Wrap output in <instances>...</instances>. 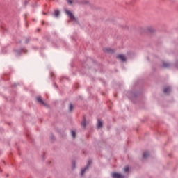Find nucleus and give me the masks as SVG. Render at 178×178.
I'll return each mask as SVG.
<instances>
[{"mask_svg": "<svg viewBox=\"0 0 178 178\" xmlns=\"http://www.w3.org/2000/svg\"><path fill=\"white\" fill-rule=\"evenodd\" d=\"M65 15L70 19L71 22H74L76 24H80V22H79V18L76 17L74 16V14L70 11V10L65 9L64 10Z\"/></svg>", "mask_w": 178, "mask_h": 178, "instance_id": "nucleus-1", "label": "nucleus"}, {"mask_svg": "<svg viewBox=\"0 0 178 178\" xmlns=\"http://www.w3.org/2000/svg\"><path fill=\"white\" fill-rule=\"evenodd\" d=\"M125 95L128 99H129L130 101H131L132 104H134V89L128 90L125 93Z\"/></svg>", "mask_w": 178, "mask_h": 178, "instance_id": "nucleus-2", "label": "nucleus"}, {"mask_svg": "<svg viewBox=\"0 0 178 178\" xmlns=\"http://www.w3.org/2000/svg\"><path fill=\"white\" fill-rule=\"evenodd\" d=\"M92 164V160L91 159L88 160L86 165L83 168H81V172H80L81 176H83L84 173H86V171L90 169V165Z\"/></svg>", "mask_w": 178, "mask_h": 178, "instance_id": "nucleus-3", "label": "nucleus"}, {"mask_svg": "<svg viewBox=\"0 0 178 178\" xmlns=\"http://www.w3.org/2000/svg\"><path fill=\"white\" fill-rule=\"evenodd\" d=\"M90 68V67L87 65L86 63H82V68L80 70L81 74H87V72H88V70Z\"/></svg>", "mask_w": 178, "mask_h": 178, "instance_id": "nucleus-4", "label": "nucleus"}, {"mask_svg": "<svg viewBox=\"0 0 178 178\" xmlns=\"http://www.w3.org/2000/svg\"><path fill=\"white\" fill-rule=\"evenodd\" d=\"M115 58L118 59V60H120L122 63H124V62H127V57H126V55L124 54H117L115 56Z\"/></svg>", "mask_w": 178, "mask_h": 178, "instance_id": "nucleus-5", "label": "nucleus"}, {"mask_svg": "<svg viewBox=\"0 0 178 178\" xmlns=\"http://www.w3.org/2000/svg\"><path fill=\"white\" fill-rule=\"evenodd\" d=\"M35 99L36 102H38V104H40V105H43V106H46V108H49V105L44 102V100L42 99V97L38 96L35 97Z\"/></svg>", "mask_w": 178, "mask_h": 178, "instance_id": "nucleus-6", "label": "nucleus"}, {"mask_svg": "<svg viewBox=\"0 0 178 178\" xmlns=\"http://www.w3.org/2000/svg\"><path fill=\"white\" fill-rule=\"evenodd\" d=\"M111 176L112 178H124L125 177L124 175L118 172H111Z\"/></svg>", "mask_w": 178, "mask_h": 178, "instance_id": "nucleus-7", "label": "nucleus"}, {"mask_svg": "<svg viewBox=\"0 0 178 178\" xmlns=\"http://www.w3.org/2000/svg\"><path fill=\"white\" fill-rule=\"evenodd\" d=\"M103 52H104V54H115L116 52V50L115 49H111V48H103Z\"/></svg>", "mask_w": 178, "mask_h": 178, "instance_id": "nucleus-8", "label": "nucleus"}, {"mask_svg": "<svg viewBox=\"0 0 178 178\" xmlns=\"http://www.w3.org/2000/svg\"><path fill=\"white\" fill-rule=\"evenodd\" d=\"M104 127V122L101 120L99 118L97 119V129H102Z\"/></svg>", "mask_w": 178, "mask_h": 178, "instance_id": "nucleus-9", "label": "nucleus"}, {"mask_svg": "<svg viewBox=\"0 0 178 178\" xmlns=\"http://www.w3.org/2000/svg\"><path fill=\"white\" fill-rule=\"evenodd\" d=\"M81 126L83 127V129H86L87 127V120L86 119V117L83 116V120L81 122Z\"/></svg>", "mask_w": 178, "mask_h": 178, "instance_id": "nucleus-10", "label": "nucleus"}, {"mask_svg": "<svg viewBox=\"0 0 178 178\" xmlns=\"http://www.w3.org/2000/svg\"><path fill=\"white\" fill-rule=\"evenodd\" d=\"M53 16L54 17H59L60 16V10H55Z\"/></svg>", "mask_w": 178, "mask_h": 178, "instance_id": "nucleus-11", "label": "nucleus"}, {"mask_svg": "<svg viewBox=\"0 0 178 178\" xmlns=\"http://www.w3.org/2000/svg\"><path fill=\"white\" fill-rule=\"evenodd\" d=\"M123 171L124 173H129L130 172V167L129 165H125L123 168Z\"/></svg>", "mask_w": 178, "mask_h": 178, "instance_id": "nucleus-12", "label": "nucleus"}, {"mask_svg": "<svg viewBox=\"0 0 178 178\" xmlns=\"http://www.w3.org/2000/svg\"><path fill=\"white\" fill-rule=\"evenodd\" d=\"M170 91H171L170 87H166L163 90L164 94H170Z\"/></svg>", "mask_w": 178, "mask_h": 178, "instance_id": "nucleus-13", "label": "nucleus"}, {"mask_svg": "<svg viewBox=\"0 0 178 178\" xmlns=\"http://www.w3.org/2000/svg\"><path fill=\"white\" fill-rule=\"evenodd\" d=\"M147 33H154V31H155V29H154V27L152 26H148L147 29H146Z\"/></svg>", "mask_w": 178, "mask_h": 178, "instance_id": "nucleus-14", "label": "nucleus"}, {"mask_svg": "<svg viewBox=\"0 0 178 178\" xmlns=\"http://www.w3.org/2000/svg\"><path fill=\"white\" fill-rule=\"evenodd\" d=\"M163 67L168 68V67H170V66H172V64L163 61Z\"/></svg>", "mask_w": 178, "mask_h": 178, "instance_id": "nucleus-15", "label": "nucleus"}, {"mask_svg": "<svg viewBox=\"0 0 178 178\" xmlns=\"http://www.w3.org/2000/svg\"><path fill=\"white\" fill-rule=\"evenodd\" d=\"M149 156V152H145L143 154V159H147Z\"/></svg>", "mask_w": 178, "mask_h": 178, "instance_id": "nucleus-16", "label": "nucleus"}, {"mask_svg": "<svg viewBox=\"0 0 178 178\" xmlns=\"http://www.w3.org/2000/svg\"><path fill=\"white\" fill-rule=\"evenodd\" d=\"M26 137H27V138L29 139L30 143H31L32 144H34V139H33V138H31L30 134H26Z\"/></svg>", "mask_w": 178, "mask_h": 178, "instance_id": "nucleus-17", "label": "nucleus"}, {"mask_svg": "<svg viewBox=\"0 0 178 178\" xmlns=\"http://www.w3.org/2000/svg\"><path fill=\"white\" fill-rule=\"evenodd\" d=\"M76 169V160L72 161V170H74Z\"/></svg>", "mask_w": 178, "mask_h": 178, "instance_id": "nucleus-18", "label": "nucleus"}, {"mask_svg": "<svg viewBox=\"0 0 178 178\" xmlns=\"http://www.w3.org/2000/svg\"><path fill=\"white\" fill-rule=\"evenodd\" d=\"M71 136L73 138H76L77 134L76 133V131L71 130Z\"/></svg>", "mask_w": 178, "mask_h": 178, "instance_id": "nucleus-19", "label": "nucleus"}, {"mask_svg": "<svg viewBox=\"0 0 178 178\" xmlns=\"http://www.w3.org/2000/svg\"><path fill=\"white\" fill-rule=\"evenodd\" d=\"M92 63H95V65H97V66H99V67H100V69L102 67V65L99 64V63H97V60H92Z\"/></svg>", "mask_w": 178, "mask_h": 178, "instance_id": "nucleus-20", "label": "nucleus"}, {"mask_svg": "<svg viewBox=\"0 0 178 178\" xmlns=\"http://www.w3.org/2000/svg\"><path fill=\"white\" fill-rule=\"evenodd\" d=\"M73 109H74V106H73V104L70 103V104H69V111L72 112V111H73Z\"/></svg>", "mask_w": 178, "mask_h": 178, "instance_id": "nucleus-21", "label": "nucleus"}, {"mask_svg": "<svg viewBox=\"0 0 178 178\" xmlns=\"http://www.w3.org/2000/svg\"><path fill=\"white\" fill-rule=\"evenodd\" d=\"M50 141L51 143L55 142V136L54 135V134H51V136H50Z\"/></svg>", "mask_w": 178, "mask_h": 178, "instance_id": "nucleus-22", "label": "nucleus"}, {"mask_svg": "<svg viewBox=\"0 0 178 178\" xmlns=\"http://www.w3.org/2000/svg\"><path fill=\"white\" fill-rule=\"evenodd\" d=\"M58 133H60V134H61L62 137H66V134L65 133V131H62V130H58Z\"/></svg>", "mask_w": 178, "mask_h": 178, "instance_id": "nucleus-23", "label": "nucleus"}, {"mask_svg": "<svg viewBox=\"0 0 178 178\" xmlns=\"http://www.w3.org/2000/svg\"><path fill=\"white\" fill-rule=\"evenodd\" d=\"M23 51H24V49H17V50H15V52H16V54H17V55H20V54H22V52H23Z\"/></svg>", "mask_w": 178, "mask_h": 178, "instance_id": "nucleus-24", "label": "nucleus"}, {"mask_svg": "<svg viewBox=\"0 0 178 178\" xmlns=\"http://www.w3.org/2000/svg\"><path fill=\"white\" fill-rule=\"evenodd\" d=\"M30 40H31V38H26L25 40V44H29V42H30Z\"/></svg>", "mask_w": 178, "mask_h": 178, "instance_id": "nucleus-25", "label": "nucleus"}, {"mask_svg": "<svg viewBox=\"0 0 178 178\" xmlns=\"http://www.w3.org/2000/svg\"><path fill=\"white\" fill-rule=\"evenodd\" d=\"M45 40H47V41H51V35L45 36Z\"/></svg>", "mask_w": 178, "mask_h": 178, "instance_id": "nucleus-26", "label": "nucleus"}, {"mask_svg": "<svg viewBox=\"0 0 178 178\" xmlns=\"http://www.w3.org/2000/svg\"><path fill=\"white\" fill-rule=\"evenodd\" d=\"M68 5H73V0H67Z\"/></svg>", "mask_w": 178, "mask_h": 178, "instance_id": "nucleus-27", "label": "nucleus"}, {"mask_svg": "<svg viewBox=\"0 0 178 178\" xmlns=\"http://www.w3.org/2000/svg\"><path fill=\"white\" fill-rule=\"evenodd\" d=\"M90 3V1L85 0L82 2V3H83L84 5H88V3Z\"/></svg>", "mask_w": 178, "mask_h": 178, "instance_id": "nucleus-28", "label": "nucleus"}, {"mask_svg": "<svg viewBox=\"0 0 178 178\" xmlns=\"http://www.w3.org/2000/svg\"><path fill=\"white\" fill-rule=\"evenodd\" d=\"M27 5H29V1L27 0H25L24 3V8H26V6H27Z\"/></svg>", "mask_w": 178, "mask_h": 178, "instance_id": "nucleus-29", "label": "nucleus"}, {"mask_svg": "<svg viewBox=\"0 0 178 178\" xmlns=\"http://www.w3.org/2000/svg\"><path fill=\"white\" fill-rule=\"evenodd\" d=\"M42 161L44 162V161H45V152H44V154L42 157Z\"/></svg>", "mask_w": 178, "mask_h": 178, "instance_id": "nucleus-30", "label": "nucleus"}, {"mask_svg": "<svg viewBox=\"0 0 178 178\" xmlns=\"http://www.w3.org/2000/svg\"><path fill=\"white\" fill-rule=\"evenodd\" d=\"M75 88L77 90L79 88H80V85L79 84H76L75 85Z\"/></svg>", "mask_w": 178, "mask_h": 178, "instance_id": "nucleus-31", "label": "nucleus"}, {"mask_svg": "<svg viewBox=\"0 0 178 178\" xmlns=\"http://www.w3.org/2000/svg\"><path fill=\"white\" fill-rule=\"evenodd\" d=\"M79 99H81V101H83V99H84V98L81 95H79Z\"/></svg>", "mask_w": 178, "mask_h": 178, "instance_id": "nucleus-32", "label": "nucleus"}, {"mask_svg": "<svg viewBox=\"0 0 178 178\" xmlns=\"http://www.w3.org/2000/svg\"><path fill=\"white\" fill-rule=\"evenodd\" d=\"M12 87H14L15 88H16L17 87V84L14 83L13 85H12Z\"/></svg>", "mask_w": 178, "mask_h": 178, "instance_id": "nucleus-33", "label": "nucleus"}, {"mask_svg": "<svg viewBox=\"0 0 178 178\" xmlns=\"http://www.w3.org/2000/svg\"><path fill=\"white\" fill-rule=\"evenodd\" d=\"M175 67H177V69H178V60H177L175 63Z\"/></svg>", "mask_w": 178, "mask_h": 178, "instance_id": "nucleus-34", "label": "nucleus"}, {"mask_svg": "<svg viewBox=\"0 0 178 178\" xmlns=\"http://www.w3.org/2000/svg\"><path fill=\"white\" fill-rule=\"evenodd\" d=\"M50 76H51V77H54V76H55V74H54L53 72H51Z\"/></svg>", "mask_w": 178, "mask_h": 178, "instance_id": "nucleus-35", "label": "nucleus"}, {"mask_svg": "<svg viewBox=\"0 0 178 178\" xmlns=\"http://www.w3.org/2000/svg\"><path fill=\"white\" fill-rule=\"evenodd\" d=\"M37 31H38V33H40V31H41V29H39V28H38V29H37Z\"/></svg>", "mask_w": 178, "mask_h": 178, "instance_id": "nucleus-36", "label": "nucleus"}, {"mask_svg": "<svg viewBox=\"0 0 178 178\" xmlns=\"http://www.w3.org/2000/svg\"><path fill=\"white\" fill-rule=\"evenodd\" d=\"M17 44H22V40L17 42Z\"/></svg>", "mask_w": 178, "mask_h": 178, "instance_id": "nucleus-37", "label": "nucleus"}, {"mask_svg": "<svg viewBox=\"0 0 178 178\" xmlns=\"http://www.w3.org/2000/svg\"><path fill=\"white\" fill-rule=\"evenodd\" d=\"M42 26H44V24H45V22L42 21Z\"/></svg>", "mask_w": 178, "mask_h": 178, "instance_id": "nucleus-38", "label": "nucleus"}, {"mask_svg": "<svg viewBox=\"0 0 178 178\" xmlns=\"http://www.w3.org/2000/svg\"><path fill=\"white\" fill-rule=\"evenodd\" d=\"M127 55H131V52H127Z\"/></svg>", "mask_w": 178, "mask_h": 178, "instance_id": "nucleus-39", "label": "nucleus"}, {"mask_svg": "<svg viewBox=\"0 0 178 178\" xmlns=\"http://www.w3.org/2000/svg\"><path fill=\"white\" fill-rule=\"evenodd\" d=\"M33 8H37V4L33 6Z\"/></svg>", "mask_w": 178, "mask_h": 178, "instance_id": "nucleus-40", "label": "nucleus"}, {"mask_svg": "<svg viewBox=\"0 0 178 178\" xmlns=\"http://www.w3.org/2000/svg\"><path fill=\"white\" fill-rule=\"evenodd\" d=\"M42 13H43V15H47V13L45 12H43Z\"/></svg>", "mask_w": 178, "mask_h": 178, "instance_id": "nucleus-41", "label": "nucleus"}, {"mask_svg": "<svg viewBox=\"0 0 178 178\" xmlns=\"http://www.w3.org/2000/svg\"><path fill=\"white\" fill-rule=\"evenodd\" d=\"M1 29H2V30H5V28L2 26H1Z\"/></svg>", "mask_w": 178, "mask_h": 178, "instance_id": "nucleus-42", "label": "nucleus"}, {"mask_svg": "<svg viewBox=\"0 0 178 178\" xmlns=\"http://www.w3.org/2000/svg\"><path fill=\"white\" fill-rule=\"evenodd\" d=\"M114 97H118V94H115Z\"/></svg>", "mask_w": 178, "mask_h": 178, "instance_id": "nucleus-43", "label": "nucleus"}, {"mask_svg": "<svg viewBox=\"0 0 178 178\" xmlns=\"http://www.w3.org/2000/svg\"><path fill=\"white\" fill-rule=\"evenodd\" d=\"M136 96H137V95L135 93V98H136Z\"/></svg>", "mask_w": 178, "mask_h": 178, "instance_id": "nucleus-44", "label": "nucleus"}, {"mask_svg": "<svg viewBox=\"0 0 178 178\" xmlns=\"http://www.w3.org/2000/svg\"><path fill=\"white\" fill-rule=\"evenodd\" d=\"M11 155H12V153L10 154V156H11Z\"/></svg>", "mask_w": 178, "mask_h": 178, "instance_id": "nucleus-45", "label": "nucleus"}, {"mask_svg": "<svg viewBox=\"0 0 178 178\" xmlns=\"http://www.w3.org/2000/svg\"><path fill=\"white\" fill-rule=\"evenodd\" d=\"M35 5H37V1H35Z\"/></svg>", "mask_w": 178, "mask_h": 178, "instance_id": "nucleus-46", "label": "nucleus"}, {"mask_svg": "<svg viewBox=\"0 0 178 178\" xmlns=\"http://www.w3.org/2000/svg\"><path fill=\"white\" fill-rule=\"evenodd\" d=\"M26 27H29V25H28V24H26Z\"/></svg>", "mask_w": 178, "mask_h": 178, "instance_id": "nucleus-47", "label": "nucleus"}, {"mask_svg": "<svg viewBox=\"0 0 178 178\" xmlns=\"http://www.w3.org/2000/svg\"><path fill=\"white\" fill-rule=\"evenodd\" d=\"M9 177V175H7V177Z\"/></svg>", "mask_w": 178, "mask_h": 178, "instance_id": "nucleus-48", "label": "nucleus"}, {"mask_svg": "<svg viewBox=\"0 0 178 178\" xmlns=\"http://www.w3.org/2000/svg\"><path fill=\"white\" fill-rule=\"evenodd\" d=\"M9 126H10V123H8Z\"/></svg>", "mask_w": 178, "mask_h": 178, "instance_id": "nucleus-49", "label": "nucleus"}, {"mask_svg": "<svg viewBox=\"0 0 178 178\" xmlns=\"http://www.w3.org/2000/svg\"><path fill=\"white\" fill-rule=\"evenodd\" d=\"M49 164H51V161H50V162H49Z\"/></svg>", "mask_w": 178, "mask_h": 178, "instance_id": "nucleus-50", "label": "nucleus"}, {"mask_svg": "<svg viewBox=\"0 0 178 178\" xmlns=\"http://www.w3.org/2000/svg\"><path fill=\"white\" fill-rule=\"evenodd\" d=\"M28 2H30V0H28Z\"/></svg>", "mask_w": 178, "mask_h": 178, "instance_id": "nucleus-51", "label": "nucleus"}, {"mask_svg": "<svg viewBox=\"0 0 178 178\" xmlns=\"http://www.w3.org/2000/svg\"><path fill=\"white\" fill-rule=\"evenodd\" d=\"M17 150L19 151V147H17Z\"/></svg>", "mask_w": 178, "mask_h": 178, "instance_id": "nucleus-52", "label": "nucleus"}, {"mask_svg": "<svg viewBox=\"0 0 178 178\" xmlns=\"http://www.w3.org/2000/svg\"><path fill=\"white\" fill-rule=\"evenodd\" d=\"M19 155H20V153H19Z\"/></svg>", "mask_w": 178, "mask_h": 178, "instance_id": "nucleus-53", "label": "nucleus"}]
</instances>
